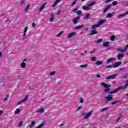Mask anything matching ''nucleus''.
I'll list each match as a JSON object with an SVG mask.
<instances>
[{"instance_id": "40", "label": "nucleus", "mask_w": 128, "mask_h": 128, "mask_svg": "<svg viewBox=\"0 0 128 128\" xmlns=\"http://www.w3.org/2000/svg\"><path fill=\"white\" fill-rule=\"evenodd\" d=\"M78 0H74V1L73 2L72 4V6H74V4H76V2H78Z\"/></svg>"}, {"instance_id": "8", "label": "nucleus", "mask_w": 128, "mask_h": 128, "mask_svg": "<svg viewBox=\"0 0 128 128\" xmlns=\"http://www.w3.org/2000/svg\"><path fill=\"white\" fill-rule=\"evenodd\" d=\"M116 76H118V74L110 75L106 78V80H114V78H116Z\"/></svg>"}, {"instance_id": "52", "label": "nucleus", "mask_w": 128, "mask_h": 128, "mask_svg": "<svg viewBox=\"0 0 128 128\" xmlns=\"http://www.w3.org/2000/svg\"><path fill=\"white\" fill-rule=\"evenodd\" d=\"M120 118H122V116H119L118 118L116 120V122H118L120 120Z\"/></svg>"}, {"instance_id": "41", "label": "nucleus", "mask_w": 128, "mask_h": 128, "mask_svg": "<svg viewBox=\"0 0 128 128\" xmlns=\"http://www.w3.org/2000/svg\"><path fill=\"white\" fill-rule=\"evenodd\" d=\"M76 14L78 16H82V12L80 10H78Z\"/></svg>"}, {"instance_id": "28", "label": "nucleus", "mask_w": 128, "mask_h": 128, "mask_svg": "<svg viewBox=\"0 0 128 128\" xmlns=\"http://www.w3.org/2000/svg\"><path fill=\"white\" fill-rule=\"evenodd\" d=\"M80 68H88V64L81 65L80 66Z\"/></svg>"}, {"instance_id": "63", "label": "nucleus", "mask_w": 128, "mask_h": 128, "mask_svg": "<svg viewBox=\"0 0 128 128\" xmlns=\"http://www.w3.org/2000/svg\"><path fill=\"white\" fill-rule=\"evenodd\" d=\"M64 124H62L60 126H64Z\"/></svg>"}, {"instance_id": "25", "label": "nucleus", "mask_w": 128, "mask_h": 128, "mask_svg": "<svg viewBox=\"0 0 128 128\" xmlns=\"http://www.w3.org/2000/svg\"><path fill=\"white\" fill-rule=\"evenodd\" d=\"M30 7V4H28V5L26 6L24 10L25 12H28V10Z\"/></svg>"}, {"instance_id": "9", "label": "nucleus", "mask_w": 128, "mask_h": 128, "mask_svg": "<svg viewBox=\"0 0 128 128\" xmlns=\"http://www.w3.org/2000/svg\"><path fill=\"white\" fill-rule=\"evenodd\" d=\"M122 64V62H117L113 64V68H118V66H120V64Z\"/></svg>"}, {"instance_id": "37", "label": "nucleus", "mask_w": 128, "mask_h": 128, "mask_svg": "<svg viewBox=\"0 0 128 128\" xmlns=\"http://www.w3.org/2000/svg\"><path fill=\"white\" fill-rule=\"evenodd\" d=\"M63 32H64V31L60 32L56 36V38H59V36H60L62 34Z\"/></svg>"}, {"instance_id": "39", "label": "nucleus", "mask_w": 128, "mask_h": 128, "mask_svg": "<svg viewBox=\"0 0 128 128\" xmlns=\"http://www.w3.org/2000/svg\"><path fill=\"white\" fill-rule=\"evenodd\" d=\"M56 74V72L53 71V72L50 73V76H54V74Z\"/></svg>"}, {"instance_id": "17", "label": "nucleus", "mask_w": 128, "mask_h": 128, "mask_svg": "<svg viewBox=\"0 0 128 128\" xmlns=\"http://www.w3.org/2000/svg\"><path fill=\"white\" fill-rule=\"evenodd\" d=\"M90 6L88 5H87L86 6H83L82 7V9L84 10H90Z\"/></svg>"}, {"instance_id": "49", "label": "nucleus", "mask_w": 128, "mask_h": 128, "mask_svg": "<svg viewBox=\"0 0 128 128\" xmlns=\"http://www.w3.org/2000/svg\"><path fill=\"white\" fill-rule=\"evenodd\" d=\"M32 26L33 28H35V27H36V23H34V22H33L32 23Z\"/></svg>"}, {"instance_id": "23", "label": "nucleus", "mask_w": 128, "mask_h": 128, "mask_svg": "<svg viewBox=\"0 0 128 128\" xmlns=\"http://www.w3.org/2000/svg\"><path fill=\"white\" fill-rule=\"evenodd\" d=\"M112 16H114V12H112V14L109 13L107 14L106 18H110Z\"/></svg>"}, {"instance_id": "62", "label": "nucleus", "mask_w": 128, "mask_h": 128, "mask_svg": "<svg viewBox=\"0 0 128 128\" xmlns=\"http://www.w3.org/2000/svg\"><path fill=\"white\" fill-rule=\"evenodd\" d=\"M2 52H0V58H2Z\"/></svg>"}, {"instance_id": "35", "label": "nucleus", "mask_w": 128, "mask_h": 128, "mask_svg": "<svg viewBox=\"0 0 128 128\" xmlns=\"http://www.w3.org/2000/svg\"><path fill=\"white\" fill-rule=\"evenodd\" d=\"M90 60L92 62H96V56L92 57L90 58Z\"/></svg>"}, {"instance_id": "11", "label": "nucleus", "mask_w": 128, "mask_h": 128, "mask_svg": "<svg viewBox=\"0 0 128 128\" xmlns=\"http://www.w3.org/2000/svg\"><path fill=\"white\" fill-rule=\"evenodd\" d=\"M44 112V107L42 106L36 111V112L42 114V112Z\"/></svg>"}, {"instance_id": "18", "label": "nucleus", "mask_w": 128, "mask_h": 128, "mask_svg": "<svg viewBox=\"0 0 128 128\" xmlns=\"http://www.w3.org/2000/svg\"><path fill=\"white\" fill-rule=\"evenodd\" d=\"M62 0H56L54 2V3L52 5V8H54L56 6L60 3V2Z\"/></svg>"}, {"instance_id": "36", "label": "nucleus", "mask_w": 128, "mask_h": 128, "mask_svg": "<svg viewBox=\"0 0 128 128\" xmlns=\"http://www.w3.org/2000/svg\"><path fill=\"white\" fill-rule=\"evenodd\" d=\"M128 78V74H126L120 77V78Z\"/></svg>"}, {"instance_id": "7", "label": "nucleus", "mask_w": 128, "mask_h": 128, "mask_svg": "<svg viewBox=\"0 0 128 128\" xmlns=\"http://www.w3.org/2000/svg\"><path fill=\"white\" fill-rule=\"evenodd\" d=\"M28 95H27L25 98L24 99H23L22 100H21L20 101L18 104H17V106H18L20 104H22V102H26V100H28Z\"/></svg>"}, {"instance_id": "19", "label": "nucleus", "mask_w": 128, "mask_h": 128, "mask_svg": "<svg viewBox=\"0 0 128 128\" xmlns=\"http://www.w3.org/2000/svg\"><path fill=\"white\" fill-rule=\"evenodd\" d=\"M54 20V15L53 13H51L50 20V22H53Z\"/></svg>"}, {"instance_id": "21", "label": "nucleus", "mask_w": 128, "mask_h": 128, "mask_svg": "<svg viewBox=\"0 0 128 128\" xmlns=\"http://www.w3.org/2000/svg\"><path fill=\"white\" fill-rule=\"evenodd\" d=\"M128 14V11L126 12V13H124L123 14L118 15V18H123V16H126V14Z\"/></svg>"}, {"instance_id": "1", "label": "nucleus", "mask_w": 128, "mask_h": 128, "mask_svg": "<svg viewBox=\"0 0 128 128\" xmlns=\"http://www.w3.org/2000/svg\"><path fill=\"white\" fill-rule=\"evenodd\" d=\"M128 88V80H126V84L124 86H120L117 88L115 89L113 91L110 92L109 93L110 94H116V92H120V90H125L126 88Z\"/></svg>"}, {"instance_id": "27", "label": "nucleus", "mask_w": 128, "mask_h": 128, "mask_svg": "<svg viewBox=\"0 0 128 128\" xmlns=\"http://www.w3.org/2000/svg\"><path fill=\"white\" fill-rule=\"evenodd\" d=\"M90 13L86 14V16L84 17V19L88 20V18H90Z\"/></svg>"}, {"instance_id": "56", "label": "nucleus", "mask_w": 128, "mask_h": 128, "mask_svg": "<svg viewBox=\"0 0 128 128\" xmlns=\"http://www.w3.org/2000/svg\"><path fill=\"white\" fill-rule=\"evenodd\" d=\"M112 2V0H107L106 1V3L108 4V2Z\"/></svg>"}, {"instance_id": "24", "label": "nucleus", "mask_w": 128, "mask_h": 128, "mask_svg": "<svg viewBox=\"0 0 128 128\" xmlns=\"http://www.w3.org/2000/svg\"><path fill=\"white\" fill-rule=\"evenodd\" d=\"M20 66L22 68H24L26 66V64L24 62H22L21 63Z\"/></svg>"}, {"instance_id": "3", "label": "nucleus", "mask_w": 128, "mask_h": 128, "mask_svg": "<svg viewBox=\"0 0 128 128\" xmlns=\"http://www.w3.org/2000/svg\"><path fill=\"white\" fill-rule=\"evenodd\" d=\"M94 112V110L90 111L88 113L84 112L81 114V116H84V120H88L89 118L92 116V114Z\"/></svg>"}, {"instance_id": "16", "label": "nucleus", "mask_w": 128, "mask_h": 128, "mask_svg": "<svg viewBox=\"0 0 128 128\" xmlns=\"http://www.w3.org/2000/svg\"><path fill=\"white\" fill-rule=\"evenodd\" d=\"M36 124V122L34 121H32L31 122L30 125H28L27 128H32L34 126V125Z\"/></svg>"}, {"instance_id": "61", "label": "nucleus", "mask_w": 128, "mask_h": 128, "mask_svg": "<svg viewBox=\"0 0 128 128\" xmlns=\"http://www.w3.org/2000/svg\"><path fill=\"white\" fill-rule=\"evenodd\" d=\"M21 3L22 4H24V0H21Z\"/></svg>"}, {"instance_id": "5", "label": "nucleus", "mask_w": 128, "mask_h": 128, "mask_svg": "<svg viewBox=\"0 0 128 128\" xmlns=\"http://www.w3.org/2000/svg\"><path fill=\"white\" fill-rule=\"evenodd\" d=\"M106 22V20L104 19V20H100L98 23L96 24H94L96 26V28H100V26H102V24H104V22Z\"/></svg>"}, {"instance_id": "10", "label": "nucleus", "mask_w": 128, "mask_h": 128, "mask_svg": "<svg viewBox=\"0 0 128 128\" xmlns=\"http://www.w3.org/2000/svg\"><path fill=\"white\" fill-rule=\"evenodd\" d=\"M112 6V5L109 4L108 6L106 7V8L103 10V14H104L108 12V10H109L110 8V7Z\"/></svg>"}, {"instance_id": "46", "label": "nucleus", "mask_w": 128, "mask_h": 128, "mask_svg": "<svg viewBox=\"0 0 128 128\" xmlns=\"http://www.w3.org/2000/svg\"><path fill=\"white\" fill-rule=\"evenodd\" d=\"M112 4L113 6H116V4H118V2L116 1H114L112 2Z\"/></svg>"}, {"instance_id": "50", "label": "nucleus", "mask_w": 128, "mask_h": 128, "mask_svg": "<svg viewBox=\"0 0 128 128\" xmlns=\"http://www.w3.org/2000/svg\"><path fill=\"white\" fill-rule=\"evenodd\" d=\"M8 94L7 95V98H4V102H6V100H8Z\"/></svg>"}, {"instance_id": "58", "label": "nucleus", "mask_w": 128, "mask_h": 128, "mask_svg": "<svg viewBox=\"0 0 128 128\" xmlns=\"http://www.w3.org/2000/svg\"><path fill=\"white\" fill-rule=\"evenodd\" d=\"M26 36H23V38H22V40H26Z\"/></svg>"}, {"instance_id": "43", "label": "nucleus", "mask_w": 128, "mask_h": 128, "mask_svg": "<svg viewBox=\"0 0 128 128\" xmlns=\"http://www.w3.org/2000/svg\"><path fill=\"white\" fill-rule=\"evenodd\" d=\"M114 68L113 65H108L106 66V68Z\"/></svg>"}, {"instance_id": "26", "label": "nucleus", "mask_w": 128, "mask_h": 128, "mask_svg": "<svg viewBox=\"0 0 128 128\" xmlns=\"http://www.w3.org/2000/svg\"><path fill=\"white\" fill-rule=\"evenodd\" d=\"M46 124V122H43L42 124H40V126H38L37 128H42V126Z\"/></svg>"}, {"instance_id": "4", "label": "nucleus", "mask_w": 128, "mask_h": 128, "mask_svg": "<svg viewBox=\"0 0 128 128\" xmlns=\"http://www.w3.org/2000/svg\"><path fill=\"white\" fill-rule=\"evenodd\" d=\"M98 27L96 26V25L92 26V27L91 28V32L89 34V36H93L94 34H98V32H96V28Z\"/></svg>"}, {"instance_id": "2", "label": "nucleus", "mask_w": 128, "mask_h": 128, "mask_svg": "<svg viewBox=\"0 0 128 128\" xmlns=\"http://www.w3.org/2000/svg\"><path fill=\"white\" fill-rule=\"evenodd\" d=\"M100 84L102 86H104V88H105L104 90V92H105V94L108 93V92L110 90V88H111L112 85H110V84H106L104 82H101Z\"/></svg>"}, {"instance_id": "34", "label": "nucleus", "mask_w": 128, "mask_h": 128, "mask_svg": "<svg viewBox=\"0 0 128 128\" xmlns=\"http://www.w3.org/2000/svg\"><path fill=\"white\" fill-rule=\"evenodd\" d=\"M116 60L115 58H111L108 60L107 62H112V60Z\"/></svg>"}, {"instance_id": "55", "label": "nucleus", "mask_w": 128, "mask_h": 128, "mask_svg": "<svg viewBox=\"0 0 128 128\" xmlns=\"http://www.w3.org/2000/svg\"><path fill=\"white\" fill-rule=\"evenodd\" d=\"M119 70H120V72H122V70H124V68H120Z\"/></svg>"}, {"instance_id": "42", "label": "nucleus", "mask_w": 128, "mask_h": 128, "mask_svg": "<svg viewBox=\"0 0 128 128\" xmlns=\"http://www.w3.org/2000/svg\"><path fill=\"white\" fill-rule=\"evenodd\" d=\"M84 98H80V104L84 103Z\"/></svg>"}, {"instance_id": "57", "label": "nucleus", "mask_w": 128, "mask_h": 128, "mask_svg": "<svg viewBox=\"0 0 128 128\" xmlns=\"http://www.w3.org/2000/svg\"><path fill=\"white\" fill-rule=\"evenodd\" d=\"M96 78H100V74H97L96 76Z\"/></svg>"}, {"instance_id": "60", "label": "nucleus", "mask_w": 128, "mask_h": 128, "mask_svg": "<svg viewBox=\"0 0 128 128\" xmlns=\"http://www.w3.org/2000/svg\"><path fill=\"white\" fill-rule=\"evenodd\" d=\"M26 60H28V58H24L23 60V62H26Z\"/></svg>"}, {"instance_id": "29", "label": "nucleus", "mask_w": 128, "mask_h": 128, "mask_svg": "<svg viewBox=\"0 0 128 128\" xmlns=\"http://www.w3.org/2000/svg\"><path fill=\"white\" fill-rule=\"evenodd\" d=\"M20 110L19 108H18L14 112V114H20Z\"/></svg>"}, {"instance_id": "53", "label": "nucleus", "mask_w": 128, "mask_h": 128, "mask_svg": "<svg viewBox=\"0 0 128 128\" xmlns=\"http://www.w3.org/2000/svg\"><path fill=\"white\" fill-rule=\"evenodd\" d=\"M112 48L108 47V48H106V50H112Z\"/></svg>"}, {"instance_id": "47", "label": "nucleus", "mask_w": 128, "mask_h": 128, "mask_svg": "<svg viewBox=\"0 0 128 128\" xmlns=\"http://www.w3.org/2000/svg\"><path fill=\"white\" fill-rule=\"evenodd\" d=\"M22 124H23L22 121H20L18 124V126H22Z\"/></svg>"}, {"instance_id": "12", "label": "nucleus", "mask_w": 128, "mask_h": 128, "mask_svg": "<svg viewBox=\"0 0 128 128\" xmlns=\"http://www.w3.org/2000/svg\"><path fill=\"white\" fill-rule=\"evenodd\" d=\"M76 32H72L68 34V38H72L74 36H76Z\"/></svg>"}, {"instance_id": "38", "label": "nucleus", "mask_w": 128, "mask_h": 128, "mask_svg": "<svg viewBox=\"0 0 128 128\" xmlns=\"http://www.w3.org/2000/svg\"><path fill=\"white\" fill-rule=\"evenodd\" d=\"M102 42V39L100 38L97 41H95L96 44H100V42Z\"/></svg>"}, {"instance_id": "59", "label": "nucleus", "mask_w": 128, "mask_h": 128, "mask_svg": "<svg viewBox=\"0 0 128 128\" xmlns=\"http://www.w3.org/2000/svg\"><path fill=\"white\" fill-rule=\"evenodd\" d=\"M60 10H59L58 12V16H60Z\"/></svg>"}, {"instance_id": "54", "label": "nucleus", "mask_w": 128, "mask_h": 128, "mask_svg": "<svg viewBox=\"0 0 128 128\" xmlns=\"http://www.w3.org/2000/svg\"><path fill=\"white\" fill-rule=\"evenodd\" d=\"M24 34L22 35V36H26V32H24Z\"/></svg>"}, {"instance_id": "15", "label": "nucleus", "mask_w": 128, "mask_h": 128, "mask_svg": "<svg viewBox=\"0 0 128 128\" xmlns=\"http://www.w3.org/2000/svg\"><path fill=\"white\" fill-rule=\"evenodd\" d=\"M46 2H45L40 7L39 9V12H42L43 10H44V8L46 6Z\"/></svg>"}, {"instance_id": "30", "label": "nucleus", "mask_w": 128, "mask_h": 128, "mask_svg": "<svg viewBox=\"0 0 128 128\" xmlns=\"http://www.w3.org/2000/svg\"><path fill=\"white\" fill-rule=\"evenodd\" d=\"M102 64V61H97L96 62V64H97L98 66H100V64Z\"/></svg>"}, {"instance_id": "14", "label": "nucleus", "mask_w": 128, "mask_h": 128, "mask_svg": "<svg viewBox=\"0 0 128 128\" xmlns=\"http://www.w3.org/2000/svg\"><path fill=\"white\" fill-rule=\"evenodd\" d=\"M80 18V16H78L73 19L72 22L74 24H78V20Z\"/></svg>"}, {"instance_id": "51", "label": "nucleus", "mask_w": 128, "mask_h": 128, "mask_svg": "<svg viewBox=\"0 0 128 128\" xmlns=\"http://www.w3.org/2000/svg\"><path fill=\"white\" fill-rule=\"evenodd\" d=\"M78 10V7L76 8L74 10L73 12H76Z\"/></svg>"}, {"instance_id": "48", "label": "nucleus", "mask_w": 128, "mask_h": 128, "mask_svg": "<svg viewBox=\"0 0 128 128\" xmlns=\"http://www.w3.org/2000/svg\"><path fill=\"white\" fill-rule=\"evenodd\" d=\"M82 106H80L78 107L76 110V112H78V110H82Z\"/></svg>"}, {"instance_id": "32", "label": "nucleus", "mask_w": 128, "mask_h": 128, "mask_svg": "<svg viewBox=\"0 0 128 128\" xmlns=\"http://www.w3.org/2000/svg\"><path fill=\"white\" fill-rule=\"evenodd\" d=\"M96 2H92L91 3L89 4H88V6L90 7V6H94V4H96Z\"/></svg>"}, {"instance_id": "45", "label": "nucleus", "mask_w": 128, "mask_h": 128, "mask_svg": "<svg viewBox=\"0 0 128 128\" xmlns=\"http://www.w3.org/2000/svg\"><path fill=\"white\" fill-rule=\"evenodd\" d=\"M28 26H26L24 29V32H28Z\"/></svg>"}, {"instance_id": "31", "label": "nucleus", "mask_w": 128, "mask_h": 128, "mask_svg": "<svg viewBox=\"0 0 128 128\" xmlns=\"http://www.w3.org/2000/svg\"><path fill=\"white\" fill-rule=\"evenodd\" d=\"M118 102H120V100H118L116 101H114L111 103V104H118Z\"/></svg>"}, {"instance_id": "13", "label": "nucleus", "mask_w": 128, "mask_h": 128, "mask_svg": "<svg viewBox=\"0 0 128 128\" xmlns=\"http://www.w3.org/2000/svg\"><path fill=\"white\" fill-rule=\"evenodd\" d=\"M124 56V54H120L117 56L118 59V60H120Z\"/></svg>"}, {"instance_id": "64", "label": "nucleus", "mask_w": 128, "mask_h": 128, "mask_svg": "<svg viewBox=\"0 0 128 128\" xmlns=\"http://www.w3.org/2000/svg\"><path fill=\"white\" fill-rule=\"evenodd\" d=\"M2 114V110H0V114Z\"/></svg>"}, {"instance_id": "22", "label": "nucleus", "mask_w": 128, "mask_h": 128, "mask_svg": "<svg viewBox=\"0 0 128 128\" xmlns=\"http://www.w3.org/2000/svg\"><path fill=\"white\" fill-rule=\"evenodd\" d=\"M84 25H80L78 26H76V27H75V30H80V28H84Z\"/></svg>"}, {"instance_id": "6", "label": "nucleus", "mask_w": 128, "mask_h": 128, "mask_svg": "<svg viewBox=\"0 0 128 128\" xmlns=\"http://www.w3.org/2000/svg\"><path fill=\"white\" fill-rule=\"evenodd\" d=\"M104 98H105L106 100H108V102H110V100H114V97L112 95L109 94L108 95V96H105Z\"/></svg>"}, {"instance_id": "44", "label": "nucleus", "mask_w": 128, "mask_h": 128, "mask_svg": "<svg viewBox=\"0 0 128 128\" xmlns=\"http://www.w3.org/2000/svg\"><path fill=\"white\" fill-rule=\"evenodd\" d=\"M108 110V108L107 107H105L102 109L101 112H104V110Z\"/></svg>"}, {"instance_id": "20", "label": "nucleus", "mask_w": 128, "mask_h": 128, "mask_svg": "<svg viewBox=\"0 0 128 128\" xmlns=\"http://www.w3.org/2000/svg\"><path fill=\"white\" fill-rule=\"evenodd\" d=\"M110 44V42H106L103 44V46L104 48H108Z\"/></svg>"}, {"instance_id": "33", "label": "nucleus", "mask_w": 128, "mask_h": 128, "mask_svg": "<svg viewBox=\"0 0 128 128\" xmlns=\"http://www.w3.org/2000/svg\"><path fill=\"white\" fill-rule=\"evenodd\" d=\"M115 38H116V36H114V35H112L110 38V40H112V42H114V40Z\"/></svg>"}]
</instances>
